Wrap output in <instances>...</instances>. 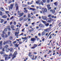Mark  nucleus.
Masks as SVG:
<instances>
[{
    "mask_svg": "<svg viewBox=\"0 0 61 61\" xmlns=\"http://www.w3.org/2000/svg\"><path fill=\"white\" fill-rule=\"evenodd\" d=\"M16 54H17V53L16 52H15L13 54V55L12 56L13 57L12 58V59H14V58H15V57H16Z\"/></svg>",
    "mask_w": 61,
    "mask_h": 61,
    "instance_id": "obj_1",
    "label": "nucleus"
},
{
    "mask_svg": "<svg viewBox=\"0 0 61 61\" xmlns=\"http://www.w3.org/2000/svg\"><path fill=\"white\" fill-rule=\"evenodd\" d=\"M15 6L16 7V10H18L19 9L18 8H19V7L17 5V4L15 3Z\"/></svg>",
    "mask_w": 61,
    "mask_h": 61,
    "instance_id": "obj_2",
    "label": "nucleus"
},
{
    "mask_svg": "<svg viewBox=\"0 0 61 61\" xmlns=\"http://www.w3.org/2000/svg\"><path fill=\"white\" fill-rule=\"evenodd\" d=\"M39 26L40 27H42V28H44L45 27V25L42 24H40L39 25Z\"/></svg>",
    "mask_w": 61,
    "mask_h": 61,
    "instance_id": "obj_3",
    "label": "nucleus"
},
{
    "mask_svg": "<svg viewBox=\"0 0 61 61\" xmlns=\"http://www.w3.org/2000/svg\"><path fill=\"white\" fill-rule=\"evenodd\" d=\"M19 32H17V31H16L15 32V36H16L17 37V38H18V37L17 36H18V34H19Z\"/></svg>",
    "mask_w": 61,
    "mask_h": 61,
    "instance_id": "obj_4",
    "label": "nucleus"
},
{
    "mask_svg": "<svg viewBox=\"0 0 61 61\" xmlns=\"http://www.w3.org/2000/svg\"><path fill=\"white\" fill-rule=\"evenodd\" d=\"M52 18H50L47 20H46V21L48 22H50L51 21V20H52Z\"/></svg>",
    "mask_w": 61,
    "mask_h": 61,
    "instance_id": "obj_5",
    "label": "nucleus"
},
{
    "mask_svg": "<svg viewBox=\"0 0 61 61\" xmlns=\"http://www.w3.org/2000/svg\"><path fill=\"white\" fill-rule=\"evenodd\" d=\"M42 19L44 20H46V19L47 18V17L46 16H45L44 17L43 16H42Z\"/></svg>",
    "mask_w": 61,
    "mask_h": 61,
    "instance_id": "obj_6",
    "label": "nucleus"
},
{
    "mask_svg": "<svg viewBox=\"0 0 61 61\" xmlns=\"http://www.w3.org/2000/svg\"><path fill=\"white\" fill-rule=\"evenodd\" d=\"M45 12H47V10L46 8L44 9V10H42V12L43 13H45Z\"/></svg>",
    "mask_w": 61,
    "mask_h": 61,
    "instance_id": "obj_7",
    "label": "nucleus"
},
{
    "mask_svg": "<svg viewBox=\"0 0 61 61\" xmlns=\"http://www.w3.org/2000/svg\"><path fill=\"white\" fill-rule=\"evenodd\" d=\"M36 40V39L35 38H32L31 39V41H32V42H34Z\"/></svg>",
    "mask_w": 61,
    "mask_h": 61,
    "instance_id": "obj_8",
    "label": "nucleus"
},
{
    "mask_svg": "<svg viewBox=\"0 0 61 61\" xmlns=\"http://www.w3.org/2000/svg\"><path fill=\"white\" fill-rule=\"evenodd\" d=\"M14 5V4H11L10 6V9H12V8H13V7Z\"/></svg>",
    "mask_w": 61,
    "mask_h": 61,
    "instance_id": "obj_9",
    "label": "nucleus"
},
{
    "mask_svg": "<svg viewBox=\"0 0 61 61\" xmlns=\"http://www.w3.org/2000/svg\"><path fill=\"white\" fill-rule=\"evenodd\" d=\"M46 32L44 31L42 32L41 33V36H44L46 34Z\"/></svg>",
    "mask_w": 61,
    "mask_h": 61,
    "instance_id": "obj_10",
    "label": "nucleus"
},
{
    "mask_svg": "<svg viewBox=\"0 0 61 61\" xmlns=\"http://www.w3.org/2000/svg\"><path fill=\"white\" fill-rule=\"evenodd\" d=\"M7 29H8L9 31H10L11 30V28L10 27V26H8L7 27Z\"/></svg>",
    "mask_w": 61,
    "mask_h": 61,
    "instance_id": "obj_11",
    "label": "nucleus"
},
{
    "mask_svg": "<svg viewBox=\"0 0 61 61\" xmlns=\"http://www.w3.org/2000/svg\"><path fill=\"white\" fill-rule=\"evenodd\" d=\"M31 54V53L29 52V56H30V57H31V58H32V57H33V56L32 55H30Z\"/></svg>",
    "mask_w": 61,
    "mask_h": 61,
    "instance_id": "obj_12",
    "label": "nucleus"
},
{
    "mask_svg": "<svg viewBox=\"0 0 61 61\" xmlns=\"http://www.w3.org/2000/svg\"><path fill=\"white\" fill-rule=\"evenodd\" d=\"M36 3L37 4H38V5H41V2H40V1H36Z\"/></svg>",
    "mask_w": 61,
    "mask_h": 61,
    "instance_id": "obj_13",
    "label": "nucleus"
},
{
    "mask_svg": "<svg viewBox=\"0 0 61 61\" xmlns=\"http://www.w3.org/2000/svg\"><path fill=\"white\" fill-rule=\"evenodd\" d=\"M33 57L32 58H31V59L32 60H36V57H37V56H35V59L34 58V55L33 56V57Z\"/></svg>",
    "mask_w": 61,
    "mask_h": 61,
    "instance_id": "obj_14",
    "label": "nucleus"
},
{
    "mask_svg": "<svg viewBox=\"0 0 61 61\" xmlns=\"http://www.w3.org/2000/svg\"><path fill=\"white\" fill-rule=\"evenodd\" d=\"M9 59H10V57H6L5 58V60H8Z\"/></svg>",
    "mask_w": 61,
    "mask_h": 61,
    "instance_id": "obj_15",
    "label": "nucleus"
},
{
    "mask_svg": "<svg viewBox=\"0 0 61 61\" xmlns=\"http://www.w3.org/2000/svg\"><path fill=\"white\" fill-rule=\"evenodd\" d=\"M9 50H10V49H6L5 50V51L6 52H8Z\"/></svg>",
    "mask_w": 61,
    "mask_h": 61,
    "instance_id": "obj_16",
    "label": "nucleus"
},
{
    "mask_svg": "<svg viewBox=\"0 0 61 61\" xmlns=\"http://www.w3.org/2000/svg\"><path fill=\"white\" fill-rule=\"evenodd\" d=\"M10 28L11 29H13L15 28V26L14 25H11L10 26Z\"/></svg>",
    "mask_w": 61,
    "mask_h": 61,
    "instance_id": "obj_17",
    "label": "nucleus"
},
{
    "mask_svg": "<svg viewBox=\"0 0 61 61\" xmlns=\"http://www.w3.org/2000/svg\"><path fill=\"white\" fill-rule=\"evenodd\" d=\"M2 43H3V41H0V46H2Z\"/></svg>",
    "mask_w": 61,
    "mask_h": 61,
    "instance_id": "obj_18",
    "label": "nucleus"
},
{
    "mask_svg": "<svg viewBox=\"0 0 61 61\" xmlns=\"http://www.w3.org/2000/svg\"><path fill=\"white\" fill-rule=\"evenodd\" d=\"M41 22H42L43 23H44V24H46V21L44 20H42Z\"/></svg>",
    "mask_w": 61,
    "mask_h": 61,
    "instance_id": "obj_19",
    "label": "nucleus"
},
{
    "mask_svg": "<svg viewBox=\"0 0 61 61\" xmlns=\"http://www.w3.org/2000/svg\"><path fill=\"white\" fill-rule=\"evenodd\" d=\"M2 18H6L7 17V16L6 15H4L2 17Z\"/></svg>",
    "mask_w": 61,
    "mask_h": 61,
    "instance_id": "obj_20",
    "label": "nucleus"
},
{
    "mask_svg": "<svg viewBox=\"0 0 61 61\" xmlns=\"http://www.w3.org/2000/svg\"><path fill=\"white\" fill-rule=\"evenodd\" d=\"M11 41L9 40L8 41V43L9 44H11L12 43L11 42Z\"/></svg>",
    "mask_w": 61,
    "mask_h": 61,
    "instance_id": "obj_21",
    "label": "nucleus"
},
{
    "mask_svg": "<svg viewBox=\"0 0 61 61\" xmlns=\"http://www.w3.org/2000/svg\"><path fill=\"white\" fill-rule=\"evenodd\" d=\"M24 14L23 13H21V14H20V15H20V17H21V16H22Z\"/></svg>",
    "mask_w": 61,
    "mask_h": 61,
    "instance_id": "obj_22",
    "label": "nucleus"
},
{
    "mask_svg": "<svg viewBox=\"0 0 61 61\" xmlns=\"http://www.w3.org/2000/svg\"><path fill=\"white\" fill-rule=\"evenodd\" d=\"M52 14H55V10H52Z\"/></svg>",
    "mask_w": 61,
    "mask_h": 61,
    "instance_id": "obj_23",
    "label": "nucleus"
},
{
    "mask_svg": "<svg viewBox=\"0 0 61 61\" xmlns=\"http://www.w3.org/2000/svg\"><path fill=\"white\" fill-rule=\"evenodd\" d=\"M9 38L10 40H12L13 39V37L12 36H10L9 37Z\"/></svg>",
    "mask_w": 61,
    "mask_h": 61,
    "instance_id": "obj_24",
    "label": "nucleus"
},
{
    "mask_svg": "<svg viewBox=\"0 0 61 61\" xmlns=\"http://www.w3.org/2000/svg\"><path fill=\"white\" fill-rule=\"evenodd\" d=\"M57 2H56L54 3V4L55 5H57L58 4Z\"/></svg>",
    "mask_w": 61,
    "mask_h": 61,
    "instance_id": "obj_25",
    "label": "nucleus"
},
{
    "mask_svg": "<svg viewBox=\"0 0 61 61\" xmlns=\"http://www.w3.org/2000/svg\"><path fill=\"white\" fill-rule=\"evenodd\" d=\"M0 9L2 11H5V10L3 8H0Z\"/></svg>",
    "mask_w": 61,
    "mask_h": 61,
    "instance_id": "obj_26",
    "label": "nucleus"
},
{
    "mask_svg": "<svg viewBox=\"0 0 61 61\" xmlns=\"http://www.w3.org/2000/svg\"><path fill=\"white\" fill-rule=\"evenodd\" d=\"M13 49L12 48H10V50H9L10 51V52H11L13 51Z\"/></svg>",
    "mask_w": 61,
    "mask_h": 61,
    "instance_id": "obj_27",
    "label": "nucleus"
},
{
    "mask_svg": "<svg viewBox=\"0 0 61 61\" xmlns=\"http://www.w3.org/2000/svg\"><path fill=\"white\" fill-rule=\"evenodd\" d=\"M4 36L6 38L7 37H8V35H7L5 34V35Z\"/></svg>",
    "mask_w": 61,
    "mask_h": 61,
    "instance_id": "obj_28",
    "label": "nucleus"
},
{
    "mask_svg": "<svg viewBox=\"0 0 61 61\" xmlns=\"http://www.w3.org/2000/svg\"><path fill=\"white\" fill-rule=\"evenodd\" d=\"M30 10H33V11H35V10H36V9L33 8H30Z\"/></svg>",
    "mask_w": 61,
    "mask_h": 61,
    "instance_id": "obj_29",
    "label": "nucleus"
},
{
    "mask_svg": "<svg viewBox=\"0 0 61 61\" xmlns=\"http://www.w3.org/2000/svg\"><path fill=\"white\" fill-rule=\"evenodd\" d=\"M23 19H24V18L23 17L21 18L20 19V21H21V20H23Z\"/></svg>",
    "mask_w": 61,
    "mask_h": 61,
    "instance_id": "obj_30",
    "label": "nucleus"
},
{
    "mask_svg": "<svg viewBox=\"0 0 61 61\" xmlns=\"http://www.w3.org/2000/svg\"><path fill=\"white\" fill-rule=\"evenodd\" d=\"M8 55L6 54H5L3 56L4 57H7Z\"/></svg>",
    "mask_w": 61,
    "mask_h": 61,
    "instance_id": "obj_31",
    "label": "nucleus"
},
{
    "mask_svg": "<svg viewBox=\"0 0 61 61\" xmlns=\"http://www.w3.org/2000/svg\"><path fill=\"white\" fill-rule=\"evenodd\" d=\"M49 23H47V24H45V25L46 26H48L49 25Z\"/></svg>",
    "mask_w": 61,
    "mask_h": 61,
    "instance_id": "obj_32",
    "label": "nucleus"
},
{
    "mask_svg": "<svg viewBox=\"0 0 61 61\" xmlns=\"http://www.w3.org/2000/svg\"><path fill=\"white\" fill-rule=\"evenodd\" d=\"M13 56V54H12L10 53L9 55V56L10 57V56Z\"/></svg>",
    "mask_w": 61,
    "mask_h": 61,
    "instance_id": "obj_33",
    "label": "nucleus"
},
{
    "mask_svg": "<svg viewBox=\"0 0 61 61\" xmlns=\"http://www.w3.org/2000/svg\"><path fill=\"white\" fill-rule=\"evenodd\" d=\"M9 46L8 45H6L5 46V48H7V47H8Z\"/></svg>",
    "mask_w": 61,
    "mask_h": 61,
    "instance_id": "obj_34",
    "label": "nucleus"
},
{
    "mask_svg": "<svg viewBox=\"0 0 61 61\" xmlns=\"http://www.w3.org/2000/svg\"><path fill=\"white\" fill-rule=\"evenodd\" d=\"M1 36L2 37L4 38L5 37V35H4V34H1Z\"/></svg>",
    "mask_w": 61,
    "mask_h": 61,
    "instance_id": "obj_35",
    "label": "nucleus"
},
{
    "mask_svg": "<svg viewBox=\"0 0 61 61\" xmlns=\"http://www.w3.org/2000/svg\"><path fill=\"white\" fill-rule=\"evenodd\" d=\"M2 34H6V32H5V31H2Z\"/></svg>",
    "mask_w": 61,
    "mask_h": 61,
    "instance_id": "obj_36",
    "label": "nucleus"
},
{
    "mask_svg": "<svg viewBox=\"0 0 61 61\" xmlns=\"http://www.w3.org/2000/svg\"><path fill=\"white\" fill-rule=\"evenodd\" d=\"M13 24L14 25H15L16 24V22L15 21H14L13 22Z\"/></svg>",
    "mask_w": 61,
    "mask_h": 61,
    "instance_id": "obj_37",
    "label": "nucleus"
},
{
    "mask_svg": "<svg viewBox=\"0 0 61 61\" xmlns=\"http://www.w3.org/2000/svg\"><path fill=\"white\" fill-rule=\"evenodd\" d=\"M15 47H18V45H17V44H16L15 45Z\"/></svg>",
    "mask_w": 61,
    "mask_h": 61,
    "instance_id": "obj_38",
    "label": "nucleus"
},
{
    "mask_svg": "<svg viewBox=\"0 0 61 61\" xmlns=\"http://www.w3.org/2000/svg\"><path fill=\"white\" fill-rule=\"evenodd\" d=\"M52 35L51 34L50 35V36L49 37V38L50 39H51V38H52V36H52Z\"/></svg>",
    "mask_w": 61,
    "mask_h": 61,
    "instance_id": "obj_39",
    "label": "nucleus"
},
{
    "mask_svg": "<svg viewBox=\"0 0 61 61\" xmlns=\"http://www.w3.org/2000/svg\"><path fill=\"white\" fill-rule=\"evenodd\" d=\"M49 29H46L45 30V31H46V32H47V31H48Z\"/></svg>",
    "mask_w": 61,
    "mask_h": 61,
    "instance_id": "obj_40",
    "label": "nucleus"
},
{
    "mask_svg": "<svg viewBox=\"0 0 61 61\" xmlns=\"http://www.w3.org/2000/svg\"><path fill=\"white\" fill-rule=\"evenodd\" d=\"M3 45H5V44H6V42H5V41H4L3 42Z\"/></svg>",
    "mask_w": 61,
    "mask_h": 61,
    "instance_id": "obj_41",
    "label": "nucleus"
},
{
    "mask_svg": "<svg viewBox=\"0 0 61 61\" xmlns=\"http://www.w3.org/2000/svg\"><path fill=\"white\" fill-rule=\"evenodd\" d=\"M47 7L48 8H49V7H50V5H47Z\"/></svg>",
    "mask_w": 61,
    "mask_h": 61,
    "instance_id": "obj_42",
    "label": "nucleus"
},
{
    "mask_svg": "<svg viewBox=\"0 0 61 61\" xmlns=\"http://www.w3.org/2000/svg\"><path fill=\"white\" fill-rule=\"evenodd\" d=\"M6 23H7V21H5L4 23V24H6Z\"/></svg>",
    "mask_w": 61,
    "mask_h": 61,
    "instance_id": "obj_43",
    "label": "nucleus"
},
{
    "mask_svg": "<svg viewBox=\"0 0 61 61\" xmlns=\"http://www.w3.org/2000/svg\"><path fill=\"white\" fill-rule=\"evenodd\" d=\"M38 36H41V34L40 33H38Z\"/></svg>",
    "mask_w": 61,
    "mask_h": 61,
    "instance_id": "obj_44",
    "label": "nucleus"
},
{
    "mask_svg": "<svg viewBox=\"0 0 61 61\" xmlns=\"http://www.w3.org/2000/svg\"><path fill=\"white\" fill-rule=\"evenodd\" d=\"M28 17H30V15L29 14L28 15Z\"/></svg>",
    "mask_w": 61,
    "mask_h": 61,
    "instance_id": "obj_45",
    "label": "nucleus"
},
{
    "mask_svg": "<svg viewBox=\"0 0 61 61\" xmlns=\"http://www.w3.org/2000/svg\"><path fill=\"white\" fill-rule=\"evenodd\" d=\"M24 12L25 13H27V10H25Z\"/></svg>",
    "mask_w": 61,
    "mask_h": 61,
    "instance_id": "obj_46",
    "label": "nucleus"
},
{
    "mask_svg": "<svg viewBox=\"0 0 61 61\" xmlns=\"http://www.w3.org/2000/svg\"><path fill=\"white\" fill-rule=\"evenodd\" d=\"M7 29H6V28H5L4 29V31H5V32H6V31H7Z\"/></svg>",
    "mask_w": 61,
    "mask_h": 61,
    "instance_id": "obj_47",
    "label": "nucleus"
},
{
    "mask_svg": "<svg viewBox=\"0 0 61 61\" xmlns=\"http://www.w3.org/2000/svg\"><path fill=\"white\" fill-rule=\"evenodd\" d=\"M26 6V5L25 4H23V7H25V6Z\"/></svg>",
    "mask_w": 61,
    "mask_h": 61,
    "instance_id": "obj_48",
    "label": "nucleus"
},
{
    "mask_svg": "<svg viewBox=\"0 0 61 61\" xmlns=\"http://www.w3.org/2000/svg\"><path fill=\"white\" fill-rule=\"evenodd\" d=\"M34 46H35L34 47H35V48L36 47H37V45H36V44H35L34 45Z\"/></svg>",
    "mask_w": 61,
    "mask_h": 61,
    "instance_id": "obj_49",
    "label": "nucleus"
},
{
    "mask_svg": "<svg viewBox=\"0 0 61 61\" xmlns=\"http://www.w3.org/2000/svg\"><path fill=\"white\" fill-rule=\"evenodd\" d=\"M51 15H48V17H51Z\"/></svg>",
    "mask_w": 61,
    "mask_h": 61,
    "instance_id": "obj_50",
    "label": "nucleus"
},
{
    "mask_svg": "<svg viewBox=\"0 0 61 61\" xmlns=\"http://www.w3.org/2000/svg\"><path fill=\"white\" fill-rule=\"evenodd\" d=\"M43 2L44 3H45L46 2V0H42Z\"/></svg>",
    "mask_w": 61,
    "mask_h": 61,
    "instance_id": "obj_51",
    "label": "nucleus"
},
{
    "mask_svg": "<svg viewBox=\"0 0 61 61\" xmlns=\"http://www.w3.org/2000/svg\"><path fill=\"white\" fill-rule=\"evenodd\" d=\"M8 36H10V32L9 31L8 32Z\"/></svg>",
    "mask_w": 61,
    "mask_h": 61,
    "instance_id": "obj_52",
    "label": "nucleus"
},
{
    "mask_svg": "<svg viewBox=\"0 0 61 61\" xmlns=\"http://www.w3.org/2000/svg\"><path fill=\"white\" fill-rule=\"evenodd\" d=\"M36 48V47H35V46H33L31 48V49H34V48Z\"/></svg>",
    "mask_w": 61,
    "mask_h": 61,
    "instance_id": "obj_53",
    "label": "nucleus"
},
{
    "mask_svg": "<svg viewBox=\"0 0 61 61\" xmlns=\"http://www.w3.org/2000/svg\"><path fill=\"white\" fill-rule=\"evenodd\" d=\"M0 54H4V52L3 51H1L0 52Z\"/></svg>",
    "mask_w": 61,
    "mask_h": 61,
    "instance_id": "obj_54",
    "label": "nucleus"
},
{
    "mask_svg": "<svg viewBox=\"0 0 61 61\" xmlns=\"http://www.w3.org/2000/svg\"><path fill=\"white\" fill-rule=\"evenodd\" d=\"M18 15H19L20 14V11H18Z\"/></svg>",
    "mask_w": 61,
    "mask_h": 61,
    "instance_id": "obj_55",
    "label": "nucleus"
},
{
    "mask_svg": "<svg viewBox=\"0 0 61 61\" xmlns=\"http://www.w3.org/2000/svg\"><path fill=\"white\" fill-rule=\"evenodd\" d=\"M47 3H49V2H50V0H47Z\"/></svg>",
    "mask_w": 61,
    "mask_h": 61,
    "instance_id": "obj_56",
    "label": "nucleus"
},
{
    "mask_svg": "<svg viewBox=\"0 0 61 61\" xmlns=\"http://www.w3.org/2000/svg\"><path fill=\"white\" fill-rule=\"evenodd\" d=\"M13 18H14V17L13 16H12L11 18H10V20H11V19H12Z\"/></svg>",
    "mask_w": 61,
    "mask_h": 61,
    "instance_id": "obj_57",
    "label": "nucleus"
},
{
    "mask_svg": "<svg viewBox=\"0 0 61 61\" xmlns=\"http://www.w3.org/2000/svg\"><path fill=\"white\" fill-rule=\"evenodd\" d=\"M1 15V16H2V12H0V15Z\"/></svg>",
    "mask_w": 61,
    "mask_h": 61,
    "instance_id": "obj_58",
    "label": "nucleus"
},
{
    "mask_svg": "<svg viewBox=\"0 0 61 61\" xmlns=\"http://www.w3.org/2000/svg\"><path fill=\"white\" fill-rule=\"evenodd\" d=\"M24 35V33H22L20 35H19V36H22V35Z\"/></svg>",
    "mask_w": 61,
    "mask_h": 61,
    "instance_id": "obj_59",
    "label": "nucleus"
},
{
    "mask_svg": "<svg viewBox=\"0 0 61 61\" xmlns=\"http://www.w3.org/2000/svg\"><path fill=\"white\" fill-rule=\"evenodd\" d=\"M48 8V10H51V7H49Z\"/></svg>",
    "mask_w": 61,
    "mask_h": 61,
    "instance_id": "obj_60",
    "label": "nucleus"
},
{
    "mask_svg": "<svg viewBox=\"0 0 61 61\" xmlns=\"http://www.w3.org/2000/svg\"><path fill=\"white\" fill-rule=\"evenodd\" d=\"M5 13L6 14H8V13H9V12L8 11H6L5 12Z\"/></svg>",
    "mask_w": 61,
    "mask_h": 61,
    "instance_id": "obj_61",
    "label": "nucleus"
},
{
    "mask_svg": "<svg viewBox=\"0 0 61 61\" xmlns=\"http://www.w3.org/2000/svg\"><path fill=\"white\" fill-rule=\"evenodd\" d=\"M13 23V22H11L10 23V25H11L12 24V23Z\"/></svg>",
    "mask_w": 61,
    "mask_h": 61,
    "instance_id": "obj_62",
    "label": "nucleus"
},
{
    "mask_svg": "<svg viewBox=\"0 0 61 61\" xmlns=\"http://www.w3.org/2000/svg\"><path fill=\"white\" fill-rule=\"evenodd\" d=\"M16 43V41H15L13 42V44H15Z\"/></svg>",
    "mask_w": 61,
    "mask_h": 61,
    "instance_id": "obj_63",
    "label": "nucleus"
},
{
    "mask_svg": "<svg viewBox=\"0 0 61 61\" xmlns=\"http://www.w3.org/2000/svg\"><path fill=\"white\" fill-rule=\"evenodd\" d=\"M18 29H19L18 28H17L15 30L16 31H18Z\"/></svg>",
    "mask_w": 61,
    "mask_h": 61,
    "instance_id": "obj_64",
    "label": "nucleus"
}]
</instances>
